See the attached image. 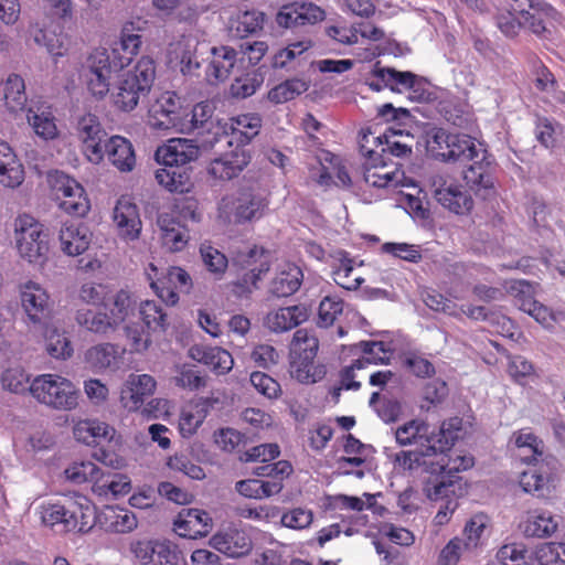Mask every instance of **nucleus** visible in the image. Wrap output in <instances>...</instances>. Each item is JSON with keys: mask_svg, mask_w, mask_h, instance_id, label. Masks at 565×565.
<instances>
[{"mask_svg": "<svg viewBox=\"0 0 565 565\" xmlns=\"http://www.w3.org/2000/svg\"><path fill=\"white\" fill-rule=\"evenodd\" d=\"M434 455L431 450L422 451L402 450L395 454L393 459L394 469L397 471H415L423 467L424 471L430 475L426 481L424 491L431 501L448 495L449 492L456 494L462 493L461 477L457 473L467 470L473 466V457L457 456L452 458L444 452L438 454L437 460L426 459Z\"/></svg>", "mask_w": 565, "mask_h": 565, "instance_id": "f257e3e1", "label": "nucleus"}, {"mask_svg": "<svg viewBox=\"0 0 565 565\" xmlns=\"http://www.w3.org/2000/svg\"><path fill=\"white\" fill-rule=\"evenodd\" d=\"M141 29L135 22H126L120 36L110 50L95 49L87 58V88L93 96L103 98L109 93L111 74L128 66L138 55L142 40Z\"/></svg>", "mask_w": 565, "mask_h": 565, "instance_id": "f03ea898", "label": "nucleus"}, {"mask_svg": "<svg viewBox=\"0 0 565 565\" xmlns=\"http://www.w3.org/2000/svg\"><path fill=\"white\" fill-rule=\"evenodd\" d=\"M156 79V63L150 56H141L131 70L122 73L110 92L113 106L122 113L135 110L147 97Z\"/></svg>", "mask_w": 565, "mask_h": 565, "instance_id": "7ed1b4c3", "label": "nucleus"}, {"mask_svg": "<svg viewBox=\"0 0 565 565\" xmlns=\"http://www.w3.org/2000/svg\"><path fill=\"white\" fill-rule=\"evenodd\" d=\"M461 420L451 418L443 422L438 433L430 430L427 423L420 419H412L395 430V438L398 445H419L424 449L431 450L434 455L450 451L458 439Z\"/></svg>", "mask_w": 565, "mask_h": 565, "instance_id": "20e7f679", "label": "nucleus"}, {"mask_svg": "<svg viewBox=\"0 0 565 565\" xmlns=\"http://www.w3.org/2000/svg\"><path fill=\"white\" fill-rule=\"evenodd\" d=\"M41 523L58 532L87 533L93 520L92 502L86 497L61 502H43L38 508Z\"/></svg>", "mask_w": 565, "mask_h": 565, "instance_id": "39448f33", "label": "nucleus"}, {"mask_svg": "<svg viewBox=\"0 0 565 565\" xmlns=\"http://www.w3.org/2000/svg\"><path fill=\"white\" fill-rule=\"evenodd\" d=\"M134 311V301L129 292L120 290L115 295L111 307L97 309L82 308L75 313L76 323L84 330L107 335L116 331Z\"/></svg>", "mask_w": 565, "mask_h": 565, "instance_id": "423d86ee", "label": "nucleus"}, {"mask_svg": "<svg viewBox=\"0 0 565 565\" xmlns=\"http://www.w3.org/2000/svg\"><path fill=\"white\" fill-rule=\"evenodd\" d=\"M371 130H362L359 139L361 154L365 158L363 163V178L367 185L379 189H396L405 185V173L398 164L393 167L379 154V150L370 146Z\"/></svg>", "mask_w": 565, "mask_h": 565, "instance_id": "0eeeda50", "label": "nucleus"}, {"mask_svg": "<svg viewBox=\"0 0 565 565\" xmlns=\"http://www.w3.org/2000/svg\"><path fill=\"white\" fill-rule=\"evenodd\" d=\"M29 392L39 403L54 409L71 411L78 403L74 384L57 374L38 375L29 385Z\"/></svg>", "mask_w": 565, "mask_h": 565, "instance_id": "6e6552de", "label": "nucleus"}, {"mask_svg": "<svg viewBox=\"0 0 565 565\" xmlns=\"http://www.w3.org/2000/svg\"><path fill=\"white\" fill-rule=\"evenodd\" d=\"M47 182L53 199L64 212L74 216H85L89 212L90 201L83 185L74 178L54 171L47 174Z\"/></svg>", "mask_w": 565, "mask_h": 565, "instance_id": "1a4fd4ad", "label": "nucleus"}, {"mask_svg": "<svg viewBox=\"0 0 565 565\" xmlns=\"http://www.w3.org/2000/svg\"><path fill=\"white\" fill-rule=\"evenodd\" d=\"M116 430L107 423L97 419H84L75 424L73 435L75 439L87 446L97 447L93 457L106 465L114 467L117 462L116 454L105 448L106 444L111 443Z\"/></svg>", "mask_w": 565, "mask_h": 565, "instance_id": "9d476101", "label": "nucleus"}, {"mask_svg": "<svg viewBox=\"0 0 565 565\" xmlns=\"http://www.w3.org/2000/svg\"><path fill=\"white\" fill-rule=\"evenodd\" d=\"M14 237L20 256L30 263L39 262L49 249L43 226L31 215L22 214L14 220Z\"/></svg>", "mask_w": 565, "mask_h": 565, "instance_id": "9b49d317", "label": "nucleus"}, {"mask_svg": "<svg viewBox=\"0 0 565 565\" xmlns=\"http://www.w3.org/2000/svg\"><path fill=\"white\" fill-rule=\"evenodd\" d=\"M527 470L520 475V486L526 493L544 495V491L551 492L558 481L559 462L556 457L546 455L533 460Z\"/></svg>", "mask_w": 565, "mask_h": 565, "instance_id": "f8f14e48", "label": "nucleus"}, {"mask_svg": "<svg viewBox=\"0 0 565 565\" xmlns=\"http://www.w3.org/2000/svg\"><path fill=\"white\" fill-rule=\"evenodd\" d=\"M75 135L81 143L85 158L93 164H99L105 159L103 145L107 140V131L98 116L86 113L77 118Z\"/></svg>", "mask_w": 565, "mask_h": 565, "instance_id": "ddd939ff", "label": "nucleus"}, {"mask_svg": "<svg viewBox=\"0 0 565 565\" xmlns=\"http://www.w3.org/2000/svg\"><path fill=\"white\" fill-rule=\"evenodd\" d=\"M431 189L436 201L455 214H468L473 207L471 195L450 175H434L431 178Z\"/></svg>", "mask_w": 565, "mask_h": 565, "instance_id": "4468645a", "label": "nucleus"}, {"mask_svg": "<svg viewBox=\"0 0 565 565\" xmlns=\"http://www.w3.org/2000/svg\"><path fill=\"white\" fill-rule=\"evenodd\" d=\"M20 299L30 322L40 328L46 327L53 311V303L46 289L29 280L20 288Z\"/></svg>", "mask_w": 565, "mask_h": 565, "instance_id": "2eb2a0df", "label": "nucleus"}, {"mask_svg": "<svg viewBox=\"0 0 565 565\" xmlns=\"http://www.w3.org/2000/svg\"><path fill=\"white\" fill-rule=\"evenodd\" d=\"M151 288L167 305L174 306L179 301V294H189L193 287L192 278L181 267H171L162 278L154 279L147 273Z\"/></svg>", "mask_w": 565, "mask_h": 565, "instance_id": "dca6fc26", "label": "nucleus"}, {"mask_svg": "<svg viewBox=\"0 0 565 565\" xmlns=\"http://www.w3.org/2000/svg\"><path fill=\"white\" fill-rule=\"evenodd\" d=\"M529 9L519 12L524 28L537 36H545L562 22L561 12L545 0H527Z\"/></svg>", "mask_w": 565, "mask_h": 565, "instance_id": "f3484780", "label": "nucleus"}, {"mask_svg": "<svg viewBox=\"0 0 565 565\" xmlns=\"http://www.w3.org/2000/svg\"><path fill=\"white\" fill-rule=\"evenodd\" d=\"M92 514L93 520L89 524V531L95 525H98L106 532L124 534L132 532L138 525L135 513L118 505H105L97 511L96 507L92 503Z\"/></svg>", "mask_w": 565, "mask_h": 565, "instance_id": "a211bd4d", "label": "nucleus"}, {"mask_svg": "<svg viewBox=\"0 0 565 565\" xmlns=\"http://www.w3.org/2000/svg\"><path fill=\"white\" fill-rule=\"evenodd\" d=\"M131 552L140 565H177V545L168 540H142L131 545Z\"/></svg>", "mask_w": 565, "mask_h": 565, "instance_id": "6ab92c4d", "label": "nucleus"}, {"mask_svg": "<svg viewBox=\"0 0 565 565\" xmlns=\"http://www.w3.org/2000/svg\"><path fill=\"white\" fill-rule=\"evenodd\" d=\"M113 221L118 236L126 241H136L139 238L142 222L137 204L130 196H120L113 211Z\"/></svg>", "mask_w": 565, "mask_h": 565, "instance_id": "aec40b11", "label": "nucleus"}, {"mask_svg": "<svg viewBox=\"0 0 565 565\" xmlns=\"http://www.w3.org/2000/svg\"><path fill=\"white\" fill-rule=\"evenodd\" d=\"M200 154L199 147L185 138H172L158 147L154 153L157 162L163 167H186L196 160Z\"/></svg>", "mask_w": 565, "mask_h": 565, "instance_id": "412c9836", "label": "nucleus"}, {"mask_svg": "<svg viewBox=\"0 0 565 565\" xmlns=\"http://www.w3.org/2000/svg\"><path fill=\"white\" fill-rule=\"evenodd\" d=\"M157 387L156 380L149 374H130L120 391V402L129 412L141 408L145 399L151 396Z\"/></svg>", "mask_w": 565, "mask_h": 565, "instance_id": "4be33fe9", "label": "nucleus"}, {"mask_svg": "<svg viewBox=\"0 0 565 565\" xmlns=\"http://www.w3.org/2000/svg\"><path fill=\"white\" fill-rule=\"evenodd\" d=\"M250 161L249 152L239 146H236L228 152L211 160L207 171L218 180H232L238 177Z\"/></svg>", "mask_w": 565, "mask_h": 565, "instance_id": "5701e85b", "label": "nucleus"}, {"mask_svg": "<svg viewBox=\"0 0 565 565\" xmlns=\"http://www.w3.org/2000/svg\"><path fill=\"white\" fill-rule=\"evenodd\" d=\"M175 533L184 539H198L206 536L213 526L210 514L201 509L184 508L174 520Z\"/></svg>", "mask_w": 565, "mask_h": 565, "instance_id": "b1692460", "label": "nucleus"}, {"mask_svg": "<svg viewBox=\"0 0 565 565\" xmlns=\"http://www.w3.org/2000/svg\"><path fill=\"white\" fill-rule=\"evenodd\" d=\"M211 545L230 557L247 555L253 547L252 540L244 530L228 527L211 537Z\"/></svg>", "mask_w": 565, "mask_h": 565, "instance_id": "393cba45", "label": "nucleus"}, {"mask_svg": "<svg viewBox=\"0 0 565 565\" xmlns=\"http://www.w3.org/2000/svg\"><path fill=\"white\" fill-rule=\"evenodd\" d=\"M105 158L120 172H130L136 167L134 146L126 137L114 135L103 145Z\"/></svg>", "mask_w": 565, "mask_h": 565, "instance_id": "a878e982", "label": "nucleus"}, {"mask_svg": "<svg viewBox=\"0 0 565 565\" xmlns=\"http://www.w3.org/2000/svg\"><path fill=\"white\" fill-rule=\"evenodd\" d=\"M61 249L68 256L82 255L92 242V232L81 222L63 223L58 235Z\"/></svg>", "mask_w": 565, "mask_h": 565, "instance_id": "bb28decb", "label": "nucleus"}, {"mask_svg": "<svg viewBox=\"0 0 565 565\" xmlns=\"http://www.w3.org/2000/svg\"><path fill=\"white\" fill-rule=\"evenodd\" d=\"M179 108L180 99L174 92L162 93L149 108V125L158 130H170Z\"/></svg>", "mask_w": 565, "mask_h": 565, "instance_id": "cd10ccee", "label": "nucleus"}, {"mask_svg": "<svg viewBox=\"0 0 565 565\" xmlns=\"http://www.w3.org/2000/svg\"><path fill=\"white\" fill-rule=\"evenodd\" d=\"M237 61V52L227 45L211 49V60L205 71L206 81L217 84L228 78Z\"/></svg>", "mask_w": 565, "mask_h": 565, "instance_id": "c85d7f7f", "label": "nucleus"}, {"mask_svg": "<svg viewBox=\"0 0 565 565\" xmlns=\"http://www.w3.org/2000/svg\"><path fill=\"white\" fill-rule=\"evenodd\" d=\"M131 490V480L127 475L119 472L103 471L99 469L97 479L92 484L95 495L104 499H116L126 495Z\"/></svg>", "mask_w": 565, "mask_h": 565, "instance_id": "c756f323", "label": "nucleus"}, {"mask_svg": "<svg viewBox=\"0 0 565 565\" xmlns=\"http://www.w3.org/2000/svg\"><path fill=\"white\" fill-rule=\"evenodd\" d=\"M262 117L258 114H241L230 119V140L227 143L232 146L243 147L248 145L260 131Z\"/></svg>", "mask_w": 565, "mask_h": 565, "instance_id": "7c9ffc66", "label": "nucleus"}, {"mask_svg": "<svg viewBox=\"0 0 565 565\" xmlns=\"http://www.w3.org/2000/svg\"><path fill=\"white\" fill-rule=\"evenodd\" d=\"M470 162L471 164L463 170L466 183L476 192L492 190L493 177L487 149L481 150L480 157L470 159Z\"/></svg>", "mask_w": 565, "mask_h": 565, "instance_id": "2f4dec72", "label": "nucleus"}, {"mask_svg": "<svg viewBox=\"0 0 565 565\" xmlns=\"http://www.w3.org/2000/svg\"><path fill=\"white\" fill-rule=\"evenodd\" d=\"M308 317L309 313L305 306L295 305L269 312L265 318V324L274 332H285L298 327Z\"/></svg>", "mask_w": 565, "mask_h": 565, "instance_id": "473e14b6", "label": "nucleus"}, {"mask_svg": "<svg viewBox=\"0 0 565 565\" xmlns=\"http://www.w3.org/2000/svg\"><path fill=\"white\" fill-rule=\"evenodd\" d=\"M191 356L211 367L216 374L228 373L234 365L232 354L220 347L194 345L190 350Z\"/></svg>", "mask_w": 565, "mask_h": 565, "instance_id": "72a5a7b5", "label": "nucleus"}, {"mask_svg": "<svg viewBox=\"0 0 565 565\" xmlns=\"http://www.w3.org/2000/svg\"><path fill=\"white\" fill-rule=\"evenodd\" d=\"M302 281V269L294 263H286L276 273L269 290L276 297H289L299 290Z\"/></svg>", "mask_w": 565, "mask_h": 565, "instance_id": "f704fd0d", "label": "nucleus"}, {"mask_svg": "<svg viewBox=\"0 0 565 565\" xmlns=\"http://www.w3.org/2000/svg\"><path fill=\"white\" fill-rule=\"evenodd\" d=\"M24 180V168L12 148L0 139V183L7 188H17Z\"/></svg>", "mask_w": 565, "mask_h": 565, "instance_id": "c9c22d12", "label": "nucleus"}, {"mask_svg": "<svg viewBox=\"0 0 565 565\" xmlns=\"http://www.w3.org/2000/svg\"><path fill=\"white\" fill-rule=\"evenodd\" d=\"M26 119L34 132L44 140L55 139L58 135L52 107L40 104L28 108Z\"/></svg>", "mask_w": 565, "mask_h": 565, "instance_id": "e433bc0d", "label": "nucleus"}, {"mask_svg": "<svg viewBox=\"0 0 565 565\" xmlns=\"http://www.w3.org/2000/svg\"><path fill=\"white\" fill-rule=\"evenodd\" d=\"M408 137V135H404L401 130L387 129L384 134L379 136H374L371 131L370 146H374L373 148L376 150L380 148L379 154L386 160H390V157L407 158L412 153V146L395 142V139Z\"/></svg>", "mask_w": 565, "mask_h": 565, "instance_id": "4c0bfd02", "label": "nucleus"}, {"mask_svg": "<svg viewBox=\"0 0 565 565\" xmlns=\"http://www.w3.org/2000/svg\"><path fill=\"white\" fill-rule=\"evenodd\" d=\"M521 527L526 537L544 539L552 536L556 532L558 523L551 512L533 510L527 512Z\"/></svg>", "mask_w": 565, "mask_h": 565, "instance_id": "58836bf2", "label": "nucleus"}, {"mask_svg": "<svg viewBox=\"0 0 565 565\" xmlns=\"http://www.w3.org/2000/svg\"><path fill=\"white\" fill-rule=\"evenodd\" d=\"M316 358L290 355V375L299 383L315 384L321 381L327 369L324 364L315 363Z\"/></svg>", "mask_w": 565, "mask_h": 565, "instance_id": "ea45409f", "label": "nucleus"}, {"mask_svg": "<svg viewBox=\"0 0 565 565\" xmlns=\"http://www.w3.org/2000/svg\"><path fill=\"white\" fill-rule=\"evenodd\" d=\"M157 182L169 192L184 193L191 188V169L189 167H162L156 171Z\"/></svg>", "mask_w": 565, "mask_h": 565, "instance_id": "a19ab883", "label": "nucleus"}, {"mask_svg": "<svg viewBox=\"0 0 565 565\" xmlns=\"http://www.w3.org/2000/svg\"><path fill=\"white\" fill-rule=\"evenodd\" d=\"M483 149L481 143L477 145L473 137L465 134H454L449 151L446 153V162H470V159L480 157V151Z\"/></svg>", "mask_w": 565, "mask_h": 565, "instance_id": "79ce46f5", "label": "nucleus"}, {"mask_svg": "<svg viewBox=\"0 0 565 565\" xmlns=\"http://www.w3.org/2000/svg\"><path fill=\"white\" fill-rule=\"evenodd\" d=\"M124 351L117 344L99 343L86 351L85 360L93 369H111L118 366Z\"/></svg>", "mask_w": 565, "mask_h": 565, "instance_id": "37998d69", "label": "nucleus"}, {"mask_svg": "<svg viewBox=\"0 0 565 565\" xmlns=\"http://www.w3.org/2000/svg\"><path fill=\"white\" fill-rule=\"evenodd\" d=\"M159 223L162 230V243L171 252L182 250L189 242V231L173 218L161 216Z\"/></svg>", "mask_w": 565, "mask_h": 565, "instance_id": "c03bdc74", "label": "nucleus"}, {"mask_svg": "<svg viewBox=\"0 0 565 565\" xmlns=\"http://www.w3.org/2000/svg\"><path fill=\"white\" fill-rule=\"evenodd\" d=\"M3 99L11 113L22 111L26 104L24 79L18 74H10L3 84Z\"/></svg>", "mask_w": 565, "mask_h": 565, "instance_id": "a18cd8bd", "label": "nucleus"}, {"mask_svg": "<svg viewBox=\"0 0 565 565\" xmlns=\"http://www.w3.org/2000/svg\"><path fill=\"white\" fill-rule=\"evenodd\" d=\"M372 75L381 79L392 90L413 89L417 77L412 72H399L394 68L382 67L379 63L374 66Z\"/></svg>", "mask_w": 565, "mask_h": 565, "instance_id": "49530a36", "label": "nucleus"}, {"mask_svg": "<svg viewBox=\"0 0 565 565\" xmlns=\"http://www.w3.org/2000/svg\"><path fill=\"white\" fill-rule=\"evenodd\" d=\"M266 15L258 10H246L238 12L231 22V29L239 38H247L263 30Z\"/></svg>", "mask_w": 565, "mask_h": 565, "instance_id": "de8ad7c7", "label": "nucleus"}, {"mask_svg": "<svg viewBox=\"0 0 565 565\" xmlns=\"http://www.w3.org/2000/svg\"><path fill=\"white\" fill-rule=\"evenodd\" d=\"M207 415L206 404L196 402L182 409L179 419V430L183 437H191L202 425Z\"/></svg>", "mask_w": 565, "mask_h": 565, "instance_id": "09e8293b", "label": "nucleus"}, {"mask_svg": "<svg viewBox=\"0 0 565 565\" xmlns=\"http://www.w3.org/2000/svg\"><path fill=\"white\" fill-rule=\"evenodd\" d=\"M268 206V201L257 195H244L237 200L235 206V221L244 223L263 216Z\"/></svg>", "mask_w": 565, "mask_h": 565, "instance_id": "8fccbe9b", "label": "nucleus"}, {"mask_svg": "<svg viewBox=\"0 0 565 565\" xmlns=\"http://www.w3.org/2000/svg\"><path fill=\"white\" fill-rule=\"evenodd\" d=\"M514 444L519 449L526 450L529 455L522 457V461L531 463L533 460L545 457L544 443L530 428H523L513 434Z\"/></svg>", "mask_w": 565, "mask_h": 565, "instance_id": "3c124183", "label": "nucleus"}, {"mask_svg": "<svg viewBox=\"0 0 565 565\" xmlns=\"http://www.w3.org/2000/svg\"><path fill=\"white\" fill-rule=\"evenodd\" d=\"M319 340L313 330L298 329L290 343V355L316 358Z\"/></svg>", "mask_w": 565, "mask_h": 565, "instance_id": "603ef678", "label": "nucleus"}, {"mask_svg": "<svg viewBox=\"0 0 565 565\" xmlns=\"http://www.w3.org/2000/svg\"><path fill=\"white\" fill-rule=\"evenodd\" d=\"M308 89L305 81L299 78L286 79L268 92V99L274 104H282L295 99Z\"/></svg>", "mask_w": 565, "mask_h": 565, "instance_id": "864d4df0", "label": "nucleus"}, {"mask_svg": "<svg viewBox=\"0 0 565 565\" xmlns=\"http://www.w3.org/2000/svg\"><path fill=\"white\" fill-rule=\"evenodd\" d=\"M337 285L347 290H356L364 281L362 276L354 275L353 259L344 256L332 271Z\"/></svg>", "mask_w": 565, "mask_h": 565, "instance_id": "5fc2aeb1", "label": "nucleus"}, {"mask_svg": "<svg viewBox=\"0 0 565 565\" xmlns=\"http://www.w3.org/2000/svg\"><path fill=\"white\" fill-rule=\"evenodd\" d=\"M139 315L148 330L164 331L168 327L167 313L162 306L154 300H146L140 303Z\"/></svg>", "mask_w": 565, "mask_h": 565, "instance_id": "6e6d98bb", "label": "nucleus"}, {"mask_svg": "<svg viewBox=\"0 0 565 565\" xmlns=\"http://www.w3.org/2000/svg\"><path fill=\"white\" fill-rule=\"evenodd\" d=\"M30 32L34 42L44 46L52 56L58 57L66 54L67 47L61 34L38 26L32 28Z\"/></svg>", "mask_w": 565, "mask_h": 565, "instance_id": "4d7b16f0", "label": "nucleus"}, {"mask_svg": "<svg viewBox=\"0 0 565 565\" xmlns=\"http://www.w3.org/2000/svg\"><path fill=\"white\" fill-rule=\"evenodd\" d=\"M454 134L448 132L444 128H433L427 132L426 147L428 152L435 159L446 162V153L449 151L450 141Z\"/></svg>", "mask_w": 565, "mask_h": 565, "instance_id": "13d9d810", "label": "nucleus"}, {"mask_svg": "<svg viewBox=\"0 0 565 565\" xmlns=\"http://www.w3.org/2000/svg\"><path fill=\"white\" fill-rule=\"evenodd\" d=\"M200 254L205 268L213 274L215 278H221L228 266L226 256L209 244L201 245Z\"/></svg>", "mask_w": 565, "mask_h": 565, "instance_id": "bf43d9fd", "label": "nucleus"}, {"mask_svg": "<svg viewBox=\"0 0 565 565\" xmlns=\"http://www.w3.org/2000/svg\"><path fill=\"white\" fill-rule=\"evenodd\" d=\"M344 302L338 296H326L319 305L318 324L323 328L333 326L343 311Z\"/></svg>", "mask_w": 565, "mask_h": 565, "instance_id": "052dcab7", "label": "nucleus"}, {"mask_svg": "<svg viewBox=\"0 0 565 565\" xmlns=\"http://www.w3.org/2000/svg\"><path fill=\"white\" fill-rule=\"evenodd\" d=\"M2 387L14 394L29 392L30 377L21 366L9 367L1 375Z\"/></svg>", "mask_w": 565, "mask_h": 565, "instance_id": "680f3d73", "label": "nucleus"}, {"mask_svg": "<svg viewBox=\"0 0 565 565\" xmlns=\"http://www.w3.org/2000/svg\"><path fill=\"white\" fill-rule=\"evenodd\" d=\"M99 468L92 461L73 462L64 470L65 478L76 484L92 482L97 479Z\"/></svg>", "mask_w": 565, "mask_h": 565, "instance_id": "e2e57ef3", "label": "nucleus"}, {"mask_svg": "<svg viewBox=\"0 0 565 565\" xmlns=\"http://www.w3.org/2000/svg\"><path fill=\"white\" fill-rule=\"evenodd\" d=\"M361 350L364 356L360 360H364V366L366 364H386L392 354L391 348L383 341L361 342Z\"/></svg>", "mask_w": 565, "mask_h": 565, "instance_id": "0e129e2a", "label": "nucleus"}, {"mask_svg": "<svg viewBox=\"0 0 565 565\" xmlns=\"http://www.w3.org/2000/svg\"><path fill=\"white\" fill-rule=\"evenodd\" d=\"M487 524L488 516L483 513H477L470 518L462 532L465 548L470 550L478 546Z\"/></svg>", "mask_w": 565, "mask_h": 565, "instance_id": "69168bd1", "label": "nucleus"}, {"mask_svg": "<svg viewBox=\"0 0 565 565\" xmlns=\"http://www.w3.org/2000/svg\"><path fill=\"white\" fill-rule=\"evenodd\" d=\"M502 565H529V551L522 543L504 544L497 553Z\"/></svg>", "mask_w": 565, "mask_h": 565, "instance_id": "338daca9", "label": "nucleus"}, {"mask_svg": "<svg viewBox=\"0 0 565 565\" xmlns=\"http://www.w3.org/2000/svg\"><path fill=\"white\" fill-rule=\"evenodd\" d=\"M540 565H565V543H544L535 551Z\"/></svg>", "mask_w": 565, "mask_h": 565, "instance_id": "774afa93", "label": "nucleus"}]
</instances>
